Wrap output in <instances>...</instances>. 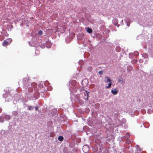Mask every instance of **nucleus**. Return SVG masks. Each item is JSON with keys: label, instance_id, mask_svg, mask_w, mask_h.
<instances>
[{"label": "nucleus", "instance_id": "obj_1", "mask_svg": "<svg viewBox=\"0 0 153 153\" xmlns=\"http://www.w3.org/2000/svg\"><path fill=\"white\" fill-rule=\"evenodd\" d=\"M23 87L25 88H28L26 91V96L27 99L30 100H36L38 99L40 95L38 91V89L36 88L37 84L35 82L31 83L28 78L23 79Z\"/></svg>", "mask_w": 153, "mask_h": 153}, {"label": "nucleus", "instance_id": "obj_2", "mask_svg": "<svg viewBox=\"0 0 153 153\" xmlns=\"http://www.w3.org/2000/svg\"><path fill=\"white\" fill-rule=\"evenodd\" d=\"M138 23L140 25L143 27H150L152 25L151 21L145 17H142L138 19Z\"/></svg>", "mask_w": 153, "mask_h": 153}, {"label": "nucleus", "instance_id": "obj_3", "mask_svg": "<svg viewBox=\"0 0 153 153\" xmlns=\"http://www.w3.org/2000/svg\"><path fill=\"white\" fill-rule=\"evenodd\" d=\"M3 96L5 99V101L7 102H9L12 99V97L9 93L4 94L3 95Z\"/></svg>", "mask_w": 153, "mask_h": 153}, {"label": "nucleus", "instance_id": "obj_4", "mask_svg": "<svg viewBox=\"0 0 153 153\" xmlns=\"http://www.w3.org/2000/svg\"><path fill=\"white\" fill-rule=\"evenodd\" d=\"M89 92L85 90L84 91L83 95V98L85 100H88L89 97Z\"/></svg>", "mask_w": 153, "mask_h": 153}, {"label": "nucleus", "instance_id": "obj_5", "mask_svg": "<svg viewBox=\"0 0 153 153\" xmlns=\"http://www.w3.org/2000/svg\"><path fill=\"white\" fill-rule=\"evenodd\" d=\"M12 40L11 39H7L6 40H5L3 42V45L4 46L9 45L11 42Z\"/></svg>", "mask_w": 153, "mask_h": 153}, {"label": "nucleus", "instance_id": "obj_6", "mask_svg": "<svg viewBox=\"0 0 153 153\" xmlns=\"http://www.w3.org/2000/svg\"><path fill=\"white\" fill-rule=\"evenodd\" d=\"M145 45L146 47H147L148 46V48H150V45H153V41H146V40L145 41Z\"/></svg>", "mask_w": 153, "mask_h": 153}, {"label": "nucleus", "instance_id": "obj_7", "mask_svg": "<svg viewBox=\"0 0 153 153\" xmlns=\"http://www.w3.org/2000/svg\"><path fill=\"white\" fill-rule=\"evenodd\" d=\"M130 137V134L128 133H127L125 136H123L121 137V140H124L125 139L128 140Z\"/></svg>", "mask_w": 153, "mask_h": 153}, {"label": "nucleus", "instance_id": "obj_8", "mask_svg": "<svg viewBox=\"0 0 153 153\" xmlns=\"http://www.w3.org/2000/svg\"><path fill=\"white\" fill-rule=\"evenodd\" d=\"M118 19L116 18L114 19L112 21L113 24L115 26H117L118 27L120 26L119 24H118Z\"/></svg>", "mask_w": 153, "mask_h": 153}, {"label": "nucleus", "instance_id": "obj_9", "mask_svg": "<svg viewBox=\"0 0 153 153\" xmlns=\"http://www.w3.org/2000/svg\"><path fill=\"white\" fill-rule=\"evenodd\" d=\"M118 92V90L116 88L113 89L111 90V93L114 95L117 94Z\"/></svg>", "mask_w": 153, "mask_h": 153}, {"label": "nucleus", "instance_id": "obj_10", "mask_svg": "<svg viewBox=\"0 0 153 153\" xmlns=\"http://www.w3.org/2000/svg\"><path fill=\"white\" fill-rule=\"evenodd\" d=\"M45 46L48 48H50L51 47L52 44L51 42L50 41H48L46 42L45 43Z\"/></svg>", "mask_w": 153, "mask_h": 153}, {"label": "nucleus", "instance_id": "obj_11", "mask_svg": "<svg viewBox=\"0 0 153 153\" xmlns=\"http://www.w3.org/2000/svg\"><path fill=\"white\" fill-rule=\"evenodd\" d=\"M136 149L137 151L135 153H139L141 151V149L140 148L139 146L138 145H137L136 146Z\"/></svg>", "mask_w": 153, "mask_h": 153}, {"label": "nucleus", "instance_id": "obj_12", "mask_svg": "<svg viewBox=\"0 0 153 153\" xmlns=\"http://www.w3.org/2000/svg\"><path fill=\"white\" fill-rule=\"evenodd\" d=\"M4 119L6 120H9L10 118V116L9 115H3Z\"/></svg>", "mask_w": 153, "mask_h": 153}, {"label": "nucleus", "instance_id": "obj_13", "mask_svg": "<svg viewBox=\"0 0 153 153\" xmlns=\"http://www.w3.org/2000/svg\"><path fill=\"white\" fill-rule=\"evenodd\" d=\"M105 81L106 83H108V82H111V79L109 77L107 76L106 77H105Z\"/></svg>", "mask_w": 153, "mask_h": 153}, {"label": "nucleus", "instance_id": "obj_14", "mask_svg": "<svg viewBox=\"0 0 153 153\" xmlns=\"http://www.w3.org/2000/svg\"><path fill=\"white\" fill-rule=\"evenodd\" d=\"M132 67L130 65H128L127 67V71H131L132 69Z\"/></svg>", "mask_w": 153, "mask_h": 153}, {"label": "nucleus", "instance_id": "obj_15", "mask_svg": "<svg viewBox=\"0 0 153 153\" xmlns=\"http://www.w3.org/2000/svg\"><path fill=\"white\" fill-rule=\"evenodd\" d=\"M76 83V82L75 80H71L70 82V84L71 85L74 86L75 85Z\"/></svg>", "mask_w": 153, "mask_h": 153}, {"label": "nucleus", "instance_id": "obj_16", "mask_svg": "<svg viewBox=\"0 0 153 153\" xmlns=\"http://www.w3.org/2000/svg\"><path fill=\"white\" fill-rule=\"evenodd\" d=\"M113 114H114V116L115 117H117L119 114V111L117 110L114 111L113 112Z\"/></svg>", "mask_w": 153, "mask_h": 153}, {"label": "nucleus", "instance_id": "obj_17", "mask_svg": "<svg viewBox=\"0 0 153 153\" xmlns=\"http://www.w3.org/2000/svg\"><path fill=\"white\" fill-rule=\"evenodd\" d=\"M86 30L87 32L89 33H91L92 32V30L89 27H87Z\"/></svg>", "mask_w": 153, "mask_h": 153}, {"label": "nucleus", "instance_id": "obj_18", "mask_svg": "<svg viewBox=\"0 0 153 153\" xmlns=\"http://www.w3.org/2000/svg\"><path fill=\"white\" fill-rule=\"evenodd\" d=\"M47 124L48 127H50L52 125V123L51 121H48L47 123Z\"/></svg>", "mask_w": 153, "mask_h": 153}, {"label": "nucleus", "instance_id": "obj_19", "mask_svg": "<svg viewBox=\"0 0 153 153\" xmlns=\"http://www.w3.org/2000/svg\"><path fill=\"white\" fill-rule=\"evenodd\" d=\"M144 127L146 128H148L149 126V124L148 122H146L143 124Z\"/></svg>", "mask_w": 153, "mask_h": 153}, {"label": "nucleus", "instance_id": "obj_20", "mask_svg": "<svg viewBox=\"0 0 153 153\" xmlns=\"http://www.w3.org/2000/svg\"><path fill=\"white\" fill-rule=\"evenodd\" d=\"M58 139L59 141H62L64 139V137L63 136H60L58 137Z\"/></svg>", "mask_w": 153, "mask_h": 153}, {"label": "nucleus", "instance_id": "obj_21", "mask_svg": "<svg viewBox=\"0 0 153 153\" xmlns=\"http://www.w3.org/2000/svg\"><path fill=\"white\" fill-rule=\"evenodd\" d=\"M125 22L126 23L127 26L129 27L130 25V20L129 19H128V20H127L126 19L125 20Z\"/></svg>", "mask_w": 153, "mask_h": 153}, {"label": "nucleus", "instance_id": "obj_22", "mask_svg": "<svg viewBox=\"0 0 153 153\" xmlns=\"http://www.w3.org/2000/svg\"><path fill=\"white\" fill-rule=\"evenodd\" d=\"M39 46H40L42 48H45V43L42 44L41 43L39 44Z\"/></svg>", "mask_w": 153, "mask_h": 153}, {"label": "nucleus", "instance_id": "obj_23", "mask_svg": "<svg viewBox=\"0 0 153 153\" xmlns=\"http://www.w3.org/2000/svg\"><path fill=\"white\" fill-rule=\"evenodd\" d=\"M43 82L41 81L40 83L38 84L39 87L40 88H42L43 87Z\"/></svg>", "mask_w": 153, "mask_h": 153}, {"label": "nucleus", "instance_id": "obj_24", "mask_svg": "<svg viewBox=\"0 0 153 153\" xmlns=\"http://www.w3.org/2000/svg\"><path fill=\"white\" fill-rule=\"evenodd\" d=\"M4 116L0 117V122L1 123H3L4 121Z\"/></svg>", "mask_w": 153, "mask_h": 153}, {"label": "nucleus", "instance_id": "obj_25", "mask_svg": "<svg viewBox=\"0 0 153 153\" xmlns=\"http://www.w3.org/2000/svg\"><path fill=\"white\" fill-rule=\"evenodd\" d=\"M142 56L144 58L147 59L148 57V55L146 53H144L142 54Z\"/></svg>", "mask_w": 153, "mask_h": 153}, {"label": "nucleus", "instance_id": "obj_26", "mask_svg": "<svg viewBox=\"0 0 153 153\" xmlns=\"http://www.w3.org/2000/svg\"><path fill=\"white\" fill-rule=\"evenodd\" d=\"M34 107L33 106H29L28 107V109L30 110H33V109Z\"/></svg>", "mask_w": 153, "mask_h": 153}, {"label": "nucleus", "instance_id": "obj_27", "mask_svg": "<svg viewBox=\"0 0 153 153\" xmlns=\"http://www.w3.org/2000/svg\"><path fill=\"white\" fill-rule=\"evenodd\" d=\"M29 44L31 46L35 47V44L34 43H33L31 41L29 42Z\"/></svg>", "mask_w": 153, "mask_h": 153}, {"label": "nucleus", "instance_id": "obj_28", "mask_svg": "<svg viewBox=\"0 0 153 153\" xmlns=\"http://www.w3.org/2000/svg\"><path fill=\"white\" fill-rule=\"evenodd\" d=\"M112 85V83L111 82H110L108 84V86H107L106 87V88H110Z\"/></svg>", "mask_w": 153, "mask_h": 153}, {"label": "nucleus", "instance_id": "obj_29", "mask_svg": "<svg viewBox=\"0 0 153 153\" xmlns=\"http://www.w3.org/2000/svg\"><path fill=\"white\" fill-rule=\"evenodd\" d=\"M118 81L119 82H120L121 84H122L123 82V79L121 77L119 79Z\"/></svg>", "mask_w": 153, "mask_h": 153}, {"label": "nucleus", "instance_id": "obj_30", "mask_svg": "<svg viewBox=\"0 0 153 153\" xmlns=\"http://www.w3.org/2000/svg\"><path fill=\"white\" fill-rule=\"evenodd\" d=\"M13 115L16 116L18 114V112L16 111H14L13 112Z\"/></svg>", "mask_w": 153, "mask_h": 153}, {"label": "nucleus", "instance_id": "obj_31", "mask_svg": "<svg viewBox=\"0 0 153 153\" xmlns=\"http://www.w3.org/2000/svg\"><path fill=\"white\" fill-rule=\"evenodd\" d=\"M134 54L135 56H137L139 54V53L137 51H135L134 52Z\"/></svg>", "mask_w": 153, "mask_h": 153}, {"label": "nucleus", "instance_id": "obj_32", "mask_svg": "<svg viewBox=\"0 0 153 153\" xmlns=\"http://www.w3.org/2000/svg\"><path fill=\"white\" fill-rule=\"evenodd\" d=\"M84 63V62L82 60H80L79 62V64L80 65H82Z\"/></svg>", "mask_w": 153, "mask_h": 153}, {"label": "nucleus", "instance_id": "obj_33", "mask_svg": "<svg viewBox=\"0 0 153 153\" xmlns=\"http://www.w3.org/2000/svg\"><path fill=\"white\" fill-rule=\"evenodd\" d=\"M43 32L41 30H40L38 31V33L39 35H41L42 34Z\"/></svg>", "mask_w": 153, "mask_h": 153}, {"label": "nucleus", "instance_id": "obj_34", "mask_svg": "<svg viewBox=\"0 0 153 153\" xmlns=\"http://www.w3.org/2000/svg\"><path fill=\"white\" fill-rule=\"evenodd\" d=\"M131 140L128 139V140H127V141L126 142V143L128 144H130L131 143Z\"/></svg>", "mask_w": 153, "mask_h": 153}, {"label": "nucleus", "instance_id": "obj_35", "mask_svg": "<svg viewBox=\"0 0 153 153\" xmlns=\"http://www.w3.org/2000/svg\"><path fill=\"white\" fill-rule=\"evenodd\" d=\"M126 122V120L125 119H123L122 120V123H125Z\"/></svg>", "mask_w": 153, "mask_h": 153}, {"label": "nucleus", "instance_id": "obj_36", "mask_svg": "<svg viewBox=\"0 0 153 153\" xmlns=\"http://www.w3.org/2000/svg\"><path fill=\"white\" fill-rule=\"evenodd\" d=\"M110 31V30L108 29H105V32L106 33H108Z\"/></svg>", "mask_w": 153, "mask_h": 153}, {"label": "nucleus", "instance_id": "obj_37", "mask_svg": "<svg viewBox=\"0 0 153 153\" xmlns=\"http://www.w3.org/2000/svg\"><path fill=\"white\" fill-rule=\"evenodd\" d=\"M133 54L132 53H130L129 54V56L130 58H132V56H133Z\"/></svg>", "mask_w": 153, "mask_h": 153}, {"label": "nucleus", "instance_id": "obj_38", "mask_svg": "<svg viewBox=\"0 0 153 153\" xmlns=\"http://www.w3.org/2000/svg\"><path fill=\"white\" fill-rule=\"evenodd\" d=\"M103 73V71H100L98 72L99 74L100 75H101Z\"/></svg>", "mask_w": 153, "mask_h": 153}, {"label": "nucleus", "instance_id": "obj_39", "mask_svg": "<svg viewBox=\"0 0 153 153\" xmlns=\"http://www.w3.org/2000/svg\"><path fill=\"white\" fill-rule=\"evenodd\" d=\"M48 84H49V83L48 82V81H46L44 83V84L45 85H47Z\"/></svg>", "mask_w": 153, "mask_h": 153}, {"label": "nucleus", "instance_id": "obj_40", "mask_svg": "<svg viewBox=\"0 0 153 153\" xmlns=\"http://www.w3.org/2000/svg\"><path fill=\"white\" fill-rule=\"evenodd\" d=\"M152 110L150 109H149L147 111V113L148 114H150L152 112Z\"/></svg>", "mask_w": 153, "mask_h": 153}, {"label": "nucleus", "instance_id": "obj_41", "mask_svg": "<svg viewBox=\"0 0 153 153\" xmlns=\"http://www.w3.org/2000/svg\"><path fill=\"white\" fill-rule=\"evenodd\" d=\"M92 68L91 67H89L88 68V70L89 71H91Z\"/></svg>", "mask_w": 153, "mask_h": 153}, {"label": "nucleus", "instance_id": "obj_42", "mask_svg": "<svg viewBox=\"0 0 153 153\" xmlns=\"http://www.w3.org/2000/svg\"><path fill=\"white\" fill-rule=\"evenodd\" d=\"M120 24L121 25H123V20H122L120 22Z\"/></svg>", "mask_w": 153, "mask_h": 153}, {"label": "nucleus", "instance_id": "obj_43", "mask_svg": "<svg viewBox=\"0 0 153 153\" xmlns=\"http://www.w3.org/2000/svg\"><path fill=\"white\" fill-rule=\"evenodd\" d=\"M35 109L36 111H37L38 109V107L37 106H36L35 107Z\"/></svg>", "mask_w": 153, "mask_h": 153}, {"label": "nucleus", "instance_id": "obj_44", "mask_svg": "<svg viewBox=\"0 0 153 153\" xmlns=\"http://www.w3.org/2000/svg\"><path fill=\"white\" fill-rule=\"evenodd\" d=\"M14 133H12L11 134L10 136H11V137H13L14 136Z\"/></svg>", "mask_w": 153, "mask_h": 153}, {"label": "nucleus", "instance_id": "obj_45", "mask_svg": "<svg viewBox=\"0 0 153 153\" xmlns=\"http://www.w3.org/2000/svg\"><path fill=\"white\" fill-rule=\"evenodd\" d=\"M144 63H145V64H147V59H146L145 60Z\"/></svg>", "mask_w": 153, "mask_h": 153}, {"label": "nucleus", "instance_id": "obj_46", "mask_svg": "<svg viewBox=\"0 0 153 153\" xmlns=\"http://www.w3.org/2000/svg\"><path fill=\"white\" fill-rule=\"evenodd\" d=\"M131 150L130 151H130L131 152V153H133V151L132 150V149H130Z\"/></svg>", "mask_w": 153, "mask_h": 153}, {"label": "nucleus", "instance_id": "obj_47", "mask_svg": "<svg viewBox=\"0 0 153 153\" xmlns=\"http://www.w3.org/2000/svg\"><path fill=\"white\" fill-rule=\"evenodd\" d=\"M118 48L117 47V48H116V51H117V52H119L120 51H117V49Z\"/></svg>", "mask_w": 153, "mask_h": 153}, {"label": "nucleus", "instance_id": "obj_48", "mask_svg": "<svg viewBox=\"0 0 153 153\" xmlns=\"http://www.w3.org/2000/svg\"><path fill=\"white\" fill-rule=\"evenodd\" d=\"M39 52V51H38L37 50H36V51H35V53H38Z\"/></svg>", "mask_w": 153, "mask_h": 153}, {"label": "nucleus", "instance_id": "obj_49", "mask_svg": "<svg viewBox=\"0 0 153 153\" xmlns=\"http://www.w3.org/2000/svg\"><path fill=\"white\" fill-rule=\"evenodd\" d=\"M38 41L39 42H40L41 41V40L40 39H38Z\"/></svg>", "mask_w": 153, "mask_h": 153}, {"label": "nucleus", "instance_id": "obj_50", "mask_svg": "<svg viewBox=\"0 0 153 153\" xmlns=\"http://www.w3.org/2000/svg\"><path fill=\"white\" fill-rule=\"evenodd\" d=\"M134 61V62H135V63H136L137 61V60H135H135Z\"/></svg>", "mask_w": 153, "mask_h": 153}, {"label": "nucleus", "instance_id": "obj_51", "mask_svg": "<svg viewBox=\"0 0 153 153\" xmlns=\"http://www.w3.org/2000/svg\"><path fill=\"white\" fill-rule=\"evenodd\" d=\"M118 140L119 141L120 140V137L118 138Z\"/></svg>", "mask_w": 153, "mask_h": 153}, {"label": "nucleus", "instance_id": "obj_52", "mask_svg": "<svg viewBox=\"0 0 153 153\" xmlns=\"http://www.w3.org/2000/svg\"><path fill=\"white\" fill-rule=\"evenodd\" d=\"M2 111V109L1 108H0V113Z\"/></svg>", "mask_w": 153, "mask_h": 153}, {"label": "nucleus", "instance_id": "obj_53", "mask_svg": "<svg viewBox=\"0 0 153 153\" xmlns=\"http://www.w3.org/2000/svg\"><path fill=\"white\" fill-rule=\"evenodd\" d=\"M124 127H125V128H126L127 126H126V125H125V126H124Z\"/></svg>", "mask_w": 153, "mask_h": 153}, {"label": "nucleus", "instance_id": "obj_54", "mask_svg": "<svg viewBox=\"0 0 153 153\" xmlns=\"http://www.w3.org/2000/svg\"><path fill=\"white\" fill-rule=\"evenodd\" d=\"M85 147V146H84L83 147V149H84Z\"/></svg>", "mask_w": 153, "mask_h": 153}, {"label": "nucleus", "instance_id": "obj_55", "mask_svg": "<svg viewBox=\"0 0 153 153\" xmlns=\"http://www.w3.org/2000/svg\"><path fill=\"white\" fill-rule=\"evenodd\" d=\"M84 80H85V81H87V80L86 79H85Z\"/></svg>", "mask_w": 153, "mask_h": 153}, {"label": "nucleus", "instance_id": "obj_56", "mask_svg": "<svg viewBox=\"0 0 153 153\" xmlns=\"http://www.w3.org/2000/svg\"><path fill=\"white\" fill-rule=\"evenodd\" d=\"M48 90H51V89H50L49 88H48Z\"/></svg>", "mask_w": 153, "mask_h": 153}, {"label": "nucleus", "instance_id": "obj_57", "mask_svg": "<svg viewBox=\"0 0 153 153\" xmlns=\"http://www.w3.org/2000/svg\"><path fill=\"white\" fill-rule=\"evenodd\" d=\"M50 88H52V87H50Z\"/></svg>", "mask_w": 153, "mask_h": 153}]
</instances>
